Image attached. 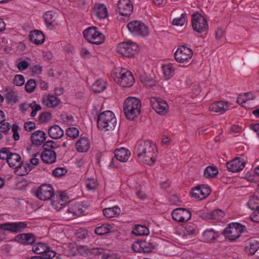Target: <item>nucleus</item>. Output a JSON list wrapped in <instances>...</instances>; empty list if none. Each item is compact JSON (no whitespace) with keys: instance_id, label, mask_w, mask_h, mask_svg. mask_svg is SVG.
<instances>
[{"instance_id":"nucleus-1","label":"nucleus","mask_w":259,"mask_h":259,"mask_svg":"<svg viewBox=\"0 0 259 259\" xmlns=\"http://www.w3.org/2000/svg\"><path fill=\"white\" fill-rule=\"evenodd\" d=\"M157 151L156 145L151 141L141 142L137 149V155L143 163L152 165L156 161Z\"/></svg>"},{"instance_id":"nucleus-2","label":"nucleus","mask_w":259,"mask_h":259,"mask_svg":"<svg viewBox=\"0 0 259 259\" xmlns=\"http://www.w3.org/2000/svg\"><path fill=\"white\" fill-rule=\"evenodd\" d=\"M123 108L126 117L129 120H133L140 114L141 102L137 98L128 97L124 101Z\"/></svg>"},{"instance_id":"nucleus-3","label":"nucleus","mask_w":259,"mask_h":259,"mask_svg":"<svg viewBox=\"0 0 259 259\" xmlns=\"http://www.w3.org/2000/svg\"><path fill=\"white\" fill-rule=\"evenodd\" d=\"M97 125L101 130H113L116 125V119L114 114L110 111H106L100 113L97 120Z\"/></svg>"},{"instance_id":"nucleus-4","label":"nucleus","mask_w":259,"mask_h":259,"mask_svg":"<svg viewBox=\"0 0 259 259\" xmlns=\"http://www.w3.org/2000/svg\"><path fill=\"white\" fill-rule=\"evenodd\" d=\"M112 76L114 80L123 87H130L135 82L134 76L128 71L116 70L112 73Z\"/></svg>"},{"instance_id":"nucleus-5","label":"nucleus","mask_w":259,"mask_h":259,"mask_svg":"<svg viewBox=\"0 0 259 259\" xmlns=\"http://www.w3.org/2000/svg\"><path fill=\"white\" fill-rule=\"evenodd\" d=\"M193 55L191 49L188 47L187 45L180 46L174 54L175 59L180 63L187 65L190 64V62Z\"/></svg>"},{"instance_id":"nucleus-6","label":"nucleus","mask_w":259,"mask_h":259,"mask_svg":"<svg viewBox=\"0 0 259 259\" xmlns=\"http://www.w3.org/2000/svg\"><path fill=\"white\" fill-rule=\"evenodd\" d=\"M83 34L84 37L92 44L100 45L105 40L104 35L95 26L88 28L83 31Z\"/></svg>"},{"instance_id":"nucleus-7","label":"nucleus","mask_w":259,"mask_h":259,"mask_svg":"<svg viewBox=\"0 0 259 259\" xmlns=\"http://www.w3.org/2000/svg\"><path fill=\"white\" fill-rule=\"evenodd\" d=\"M246 231L244 226L238 223H232L224 231L223 234L226 238L230 240H235L240 236L241 233Z\"/></svg>"},{"instance_id":"nucleus-8","label":"nucleus","mask_w":259,"mask_h":259,"mask_svg":"<svg viewBox=\"0 0 259 259\" xmlns=\"http://www.w3.org/2000/svg\"><path fill=\"white\" fill-rule=\"evenodd\" d=\"M32 250L36 254H41L39 256L43 259H51L54 257L56 253L53 250H51L50 247L45 243L37 242L32 245Z\"/></svg>"},{"instance_id":"nucleus-9","label":"nucleus","mask_w":259,"mask_h":259,"mask_svg":"<svg viewBox=\"0 0 259 259\" xmlns=\"http://www.w3.org/2000/svg\"><path fill=\"white\" fill-rule=\"evenodd\" d=\"M139 50L137 44L130 42H123L119 44L117 48V52L125 57H132Z\"/></svg>"},{"instance_id":"nucleus-10","label":"nucleus","mask_w":259,"mask_h":259,"mask_svg":"<svg viewBox=\"0 0 259 259\" xmlns=\"http://www.w3.org/2000/svg\"><path fill=\"white\" fill-rule=\"evenodd\" d=\"M191 21L193 29L198 33H202L208 28L205 18L198 13L192 15Z\"/></svg>"},{"instance_id":"nucleus-11","label":"nucleus","mask_w":259,"mask_h":259,"mask_svg":"<svg viewBox=\"0 0 259 259\" xmlns=\"http://www.w3.org/2000/svg\"><path fill=\"white\" fill-rule=\"evenodd\" d=\"M129 31L135 35L146 36L149 34V29L143 23L139 21L130 22L127 26Z\"/></svg>"},{"instance_id":"nucleus-12","label":"nucleus","mask_w":259,"mask_h":259,"mask_svg":"<svg viewBox=\"0 0 259 259\" xmlns=\"http://www.w3.org/2000/svg\"><path fill=\"white\" fill-rule=\"evenodd\" d=\"M150 104L152 108L159 114L165 115L168 110L167 103L162 99L158 97H151Z\"/></svg>"},{"instance_id":"nucleus-13","label":"nucleus","mask_w":259,"mask_h":259,"mask_svg":"<svg viewBox=\"0 0 259 259\" xmlns=\"http://www.w3.org/2000/svg\"><path fill=\"white\" fill-rule=\"evenodd\" d=\"M54 195V189L49 184L41 185L35 193V196L40 200L44 201L50 199Z\"/></svg>"},{"instance_id":"nucleus-14","label":"nucleus","mask_w":259,"mask_h":259,"mask_svg":"<svg viewBox=\"0 0 259 259\" xmlns=\"http://www.w3.org/2000/svg\"><path fill=\"white\" fill-rule=\"evenodd\" d=\"M210 192L211 190L209 187L204 185H200L192 188L191 195L195 199L203 200L208 197Z\"/></svg>"},{"instance_id":"nucleus-15","label":"nucleus","mask_w":259,"mask_h":259,"mask_svg":"<svg viewBox=\"0 0 259 259\" xmlns=\"http://www.w3.org/2000/svg\"><path fill=\"white\" fill-rule=\"evenodd\" d=\"M153 244L145 240L135 242L132 245V248L136 252L149 253L154 248Z\"/></svg>"},{"instance_id":"nucleus-16","label":"nucleus","mask_w":259,"mask_h":259,"mask_svg":"<svg viewBox=\"0 0 259 259\" xmlns=\"http://www.w3.org/2000/svg\"><path fill=\"white\" fill-rule=\"evenodd\" d=\"M117 12L121 15L128 16L133 12V5L130 0H119Z\"/></svg>"},{"instance_id":"nucleus-17","label":"nucleus","mask_w":259,"mask_h":259,"mask_svg":"<svg viewBox=\"0 0 259 259\" xmlns=\"http://www.w3.org/2000/svg\"><path fill=\"white\" fill-rule=\"evenodd\" d=\"M245 165V162L243 160H241L239 157L227 162L226 166L229 171L233 172H237L242 170Z\"/></svg>"},{"instance_id":"nucleus-18","label":"nucleus","mask_w":259,"mask_h":259,"mask_svg":"<svg viewBox=\"0 0 259 259\" xmlns=\"http://www.w3.org/2000/svg\"><path fill=\"white\" fill-rule=\"evenodd\" d=\"M229 109L228 102L224 101H218L213 103L209 107L210 111L222 114Z\"/></svg>"},{"instance_id":"nucleus-19","label":"nucleus","mask_w":259,"mask_h":259,"mask_svg":"<svg viewBox=\"0 0 259 259\" xmlns=\"http://www.w3.org/2000/svg\"><path fill=\"white\" fill-rule=\"evenodd\" d=\"M26 227V224L25 223L19 222L1 224L0 228L5 230L10 231L13 232H21Z\"/></svg>"},{"instance_id":"nucleus-20","label":"nucleus","mask_w":259,"mask_h":259,"mask_svg":"<svg viewBox=\"0 0 259 259\" xmlns=\"http://www.w3.org/2000/svg\"><path fill=\"white\" fill-rule=\"evenodd\" d=\"M224 215V211H201L199 217L205 221L210 220H219L223 218Z\"/></svg>"},{"instance_id":"nucleus-21","label":"nucleus","mask_w":259,"mask_h":259,"mask_svg":"<svg viewBox=\"0 0 259 259\" xmlns=\"http://www.w3.org/2000/svg\"><path fill=\"white\" fill-rule=\"evenodd\" d=\"M30 139L33 145L40 146L46 141V134L44 131L38 130L34 132L31 135Z\"/></svg>"},{"instance_id":"nucleus-22","label":"nucleus","mask_w":259,"mask_h":259,"mask_svg":"<svg viewBox=\"0 0 259 259\" xmlns=\"http://www.w3.org/2000/svg\"><path fill=\"white\" fill-rule=\"evenodd\" d=\"M191 211H172L171 215L174 221L184 222L189 220L191 217Z\"/></svg>"},{"instance_id":"nucleus-23","label":"nucleus","mask_w":259,"mask_h":259,"mask_svg":"<svg viewBox=\"0 0 259 259\" xmlns=\"http://www.w3.org/2000/svg\"><path fill=\"white\" fill-rule=\"evenodd\" d=\"M59 102V99L53 95H45L42 98V104L49 108H53L57 106L58 105Z\"/></svg>"},{"instance_id":"nucleus-24","label":"nucleus","mask_w":259,"mask_h":259,"mask_svg":"<svg viewBox=\"0 0 259 259\" xmlns=\"http://www.w3.org/2000/svg\"><path fill=\"white\" fill-rule=\"evenodd\" d=\"M94 14L99 18L105 19L108 16V10L104 4H96L94 7Z\"/></svg>"},{"instance_id":"nucleus-25","label":"nucleus","mask_w":259,"mask_h":259,"mask_svg":"<svg viewBox=\"0 0 259 259\" xmlns=\"http://www.w3.org/2000/svg\"><path fill=\"white\" fill-rule=\"evenodd\" d=\"M42 160L47 163H52L56 159V154L54 151L51 149H45L41 154Z\"/></svg>"},{"instance_id":"nucleus-26","label":"nucleus","mask_w":259,"mask_h":259,"mask_svg":"<svg viewBox=\"0 0 259 259\" xmlns=\"http://www.w3.org/2000/svg\"><path fill=\"white\" fill-rule=\"evenodd\" d=\"M115 157L121 162H126L129 158L131 153L125 148H121L115 150Z\"/></svg>"},{"instance_id":"nucleus-27","label":"nucleus","mask_w":259,"mask_h":259,"mask_svg":"<svg viewBox=\"0 0 259 259\" xmlns=\"http://www.w3.org/2000/svg\"><path fill=\"white\" fill-rule=\"evenodd\" d=\"M48 134L52 139H58L64 135V132L59 125H54L49 128Z\"/></svg>"},{"instance_id":"nucleus-28","label":"nucleus","mask_w":259,"mask_h":259,"mask_svg":"<svg viewBox=\"0 0 259 259\" xmlns=\"http://www.w3.org/2000/svg\"><path fill=\"white\" fill-rule=\"evenodd\" d=\"M90 146V142L87 138H80L76 143V150L79 152L88 151Z\"/></svg>"},{"instance_id":"nucleus-29","label":"nucleus","mask_w":259,"mask_h":259,"mask_svg":"<svg viewBox=\"0 0 259 259\" xmlns=\"http://www.w3.org/2000/svg\"><path fill=\"white\" fill-rule=\"evenodd\" d=\"M10 167L17 169V168L22 164L20 156L16 153H12L7 160Z\"/></svg>"},{"instance_id":"nucleus-30","label":"nucleus","mask_w":259,"mask_h":259,"mask_svg":"<svg viewBox=\"0 0 259 259\" xmlns=\"http://www.w3.org/2000/svg\"><path fill=\"white\" fill-rule=\"evenodd\" d=\"M29 37L31 41L36 45L42 44L45 39L44 34L39 30L31 31Z\"/></svg>"},{"instance_id":"nucleus-31","label":"nucleus","mask_w":259,"mask_h":259,"mask_svg":"<svg viewBox=\"0 0 259 259\" xmlns=\"http://www.w3.org/2000/svg\"><path fill=\"white\" fill-rule=\"evenodd\" d=\"M59 197L60 200L59 201H53L51 202V205L53 208L58 210L62 209L63 206L68 201V197L65 195L61 194Z\"/></svg>"},{"instance_id":"nucleus-32","label":"nucleus","mask_w":259,"mask_h":259,"mask_svg":"<svg viewBox=\"0 0 259 259\" xmlns=\"http://www.w3.org/2000/svg\"><path fill=\"white\" fill-rule=\"evenodd\" d=\"M20 240L21 242L25 244H33L35 238V236L31 233L22 234L17 236Z\"/></svg>"},{"instance_id":"nucleus-33","label":"nucleus","mask_w":259,"mask_h":259,"mask_svg":"<svg viewBox=\"0 0 259 259\" xmlns=\"http://www.w3.org/2000/svg\"><path fill=\"white\" fill-rule=\"evenodd\" d=\"M254 98V96L252 93H246L239 95L237 98V102L244 107V104L248 101L253 100Z\"/></svg>"},{"instance_id":"nucleus-34","label":"nucleus","mask_w":259,"mask_h":259,"mask_svg":"<svg viewBox=\"0 0 259 259\" xmlns=\"http://www.w3.org/2000/svg\"><path fill=\"white\" fill-rule=\"evenodd\" d=\"M132 233L137 236L148 235L149 230L144 226L137 225L132 230Z\"/></svg>"},{"instance_id":"nucleus-35","label":"nucleus","mask_w":259,"mask_h":259,"mask_svg":"<svg viewBox=\"0 0 259 259\" xmlns=\"http://www.w3.org/2000/svg\"><path fill=\"white\" fill-rule=\"evenodd\" d=\"M203 236L206 241L209 242L215 240L219 236V234L212 229H208L204 232Z\"/></svg>"},{"instance_id":"nucleus-36","label":"nucleus","mask_w":259,"mask_h":259,"mask_svg":"<svg viewBox=\"0 0 259 259\" xmlns=\"http://www.w3.org/2000/svg\"><path fill=\"white\" fill-rule=\"evenodd\" d=\"M32 169V167L29 163H25L24 165L20 164V166L15 170V172L18 176H24L27 174Z\"/></svg>"},{"instance_id":"nucleus-37","label":"nucleus","mask_w":259,"mask_h":259,"mask_svg":"<svg viewBox=\"0 0 259 259\" xmlns=\"http://www.w3.org/2000/svg\"><path fill=\"white\" fill-rule=\"evenodd\" d=\"M106 89L105 82L103 79L97 80L93 85L92 89L95 93H101Z\"/></svg>"},{"instance_id":"nucleus-38","label":"nucleus","mask_w":259,"mask_h":259,"mask_svg":"<svg viewBox=\"0 0 259 259\" xmlns=\"http://www.w3.org/2000/svg\"><path fill=\"white\" fill-rule=\"evenodd\" d=\"M218 174V170L215 167L208 166L204 171V177L206 179L215 177Z\"/></svg>"},{"instance_id":"nucleus-39","label":"nucleus","mask_w":259,"mask_h":259,"mask_svg":"<svg viewBox=\"0 0 259 259\" xmlns=\"http://www.w3.org/2000/svg\"><path fill=\"white\" fill-rule=\"evenodd\" d=\"M249 208L252 210H258L259 198L257 196H252L250 198L248 203Z\"/></svg>"},{"instance_id":"nucleus-40","label":"nucleus","mask_w":259,"mask_h":259,"mask_svg":"<svg viewBox=\"0 0 259 259\" xmlns=\"http://www.w3.org/2000/svg\"><path fill=\"white\" fill-rule=\"evenodd\" d=\"M249 252L251 254H254L259 248V243L254 239H250L248 240Z\"/></svg>"},{"instance_id":"nucleus-41","label":"nucleus","mask_w":259,"mask_h":259,"mask_svg":"<svg viewBox=\"0 0 259 259\" xmlns=\"http://www.w3.org/2000/svg\"><path fill=\"white\" fill-rule=\"evenodd\" d=\"M163 74L167 79L170 78L174 74L175 70L171 64L162 66Z\"/></svg>"},{"instance_id":"nucleus-42","label":"nucleus","mask_w":259,"mask_h":259,"mask_svg":"<svg viewBox=\"0 0 259 259\" xmlns=\"http://www.w3.org/2000/svg\"><path fill=\"white\" fill-rule=\"evenodd\" d=\"M187 21L186 14L183 13L179 18H175L172 21V24L176 26H182Z\"/></svg>"},{"instance_id":"nucleus-43","label":"nucleus","mask_w":259,"mask_h":259,"mask_svg":"<svg viewBox=\"0 0 259 259\" xmlns=\"http://www.w3.org/2000/svg\"><path fill=\"white\" fill-rule=\"evenodd\" d=\"M46 24L48 26L53 25L55 22L54 16L52 11H48L44 16Z\"/></svg>"},{"instance_id":"nucleus-44","label":"nucleus","mask_w":259,"mask_h":259,"mask_svg":"<svg viewBox=\"0 0 259 259\" xmlns=\"http://www.w3.org/2000/svg\"><path fill=\"white\" fill-rule=\"evenodd\" d=\"M141 81L148 87H152L155 84L154 80L146 75H142L140 76Z\"/></svg>"},{"instance_id":"nucleus-45","label":"nucleus","mask_w":259,"mask_h":259,"mask_svg":"<svg viewBox=\"0 0 259 259\" xmlns=\"http://www.w3.org/2000/svg\"><path fill=\"white\" fill-rule=\"evenodd\" d=\"M36 88V82L34 79H30L28 80L25 85V91L27 93L33 92Z\"/></svg>"},{"instance_id":"nucleus-46","label":"nucleus","mask_w":259,"mask_h":259,"mask_svg":"<svg viewBox=\"0 0 259 259\" xmlns=\"http://www.w3.org/2000/svg\"><path fill=\"white\" fill-rule=\"evenodd\" d=\"M85 185L88 190H94L97 187L98 183L94 179H88L85 181Z\"/></svg>"},{"instance_id":"nucleus-47","label":"nucleus","mask_w":259,"mask_h":259,"mask_svg":"<svg viewBox=\"0 0 259 259\" xmlns=\"http://www.w3.org/2000/svg\"><path fill=\"white\" fill-rule=\"evenodd\" d=\"M12 153L8 148H3L0 150V159L7 161Z\"/></svg>"},{"instance_id":"nucleus-48","label":"nucleus","mask_w":259,"mask_h":259,"mask_svg":"<svg viewBox=\"0 0 259 259\" xmlns=\"http://www.w3.org/2000/svg\"><path fill=\"white\" fill-rule=\"evenodd\" d=\"M109 232V229L106 225L97 227L95 230V233L100 236L107 234Z\"/></svg>"},{"instance_id":"nucleus-49","label":"nucleus","mask_w":259,"mask_h":259,"mask_svg":"<svg viewBox=\"0 0 259 259\" xmlns=\"http://www.w3.org/2000/svg\"><path fill=\"white\" fill-rule=\"evenodd\" d=\"M25 82L24 77L22 75L18 74L15 76L13 79V83L17 86L22 85Z\"/></svg>"},{"instance_id":"nucleus-50","label":"nucleus","mask_w":259,"mask_h":259,"mask_svg":"<svg viewBox=\"0 0 259 259\" xmlns=\"http://www.w3.org/2000/svg\"><path fill=\"white\" fill-rule=\"evenodd\" d=\"M79 134V131L76 127H70L67 130V135L72 138H76Z\"/></svg>"},{"instance_id":"nucleus-51","label":"nucleus","mask_w":259,"mask_h":259,"mask_svg":"<svg viewBox=\"0 0 259 259\" xmlns=\"http://www.w3.org/2000/svg\"><path fill=\"white\" fill-rule=\"evenodd\" d=\"M66 172V170L64 168H57L53 171V174L55 177H61Z\"/></svg>"},{"instance_id":"nucleus-52","label":"nucleus","mask_w":259,"mask_h":259,"mask_svg":"<svg viewBox=\"0 0 259 259\" xmlns=\"http://www.w3.org/2000/svg\"><path fill=\"white\" fill-rule=\"evenodd\" d=\"M35 128V124L34 122L29 121L25 123L24 128L28 132H31Z\"/></svg>"},{"instance_id":"nucleus-53","label":"nucleus","mask_w":259,"mask_h":259,"mask_svg":"<svg viewBox=\"0 0 259 259\" xmlns=\"http://www.w3.org/2000/svg\"><path fill=\"white\" fill-rule=\"evenodd\" d=\"M104 215L107 218H112L119 215L118 211H103Z\"/></svg>"},{"instance_id":"nucleus-54","label":"nucleus","mask_w":259,"mask_h":259,"mask_svg":"<svg viewBox=\"0 0 259 259\" xmlns=\"http://www.w3.org/2000/svg\"><path fill=\"white\" fill-rule=\"evenodd\" d=\"M17 66L19 70L22 71L27 69L28 67L29 64L27 62L23 61L17 64Z\"/></svg>"},{"instance_id":"nucleus-55","label":"nucleus","mask_w":259,"mask_h":259,"mask_svg":"<svg viewBox=\"0 0 259 259\" xmlns=\"http://www.w3.org/2000/svg\"><path fill=\"white\" fill-rule=\"evenodd\" d=\"M50 118V116L49 114L46 113H41L39 115V120L40 122L45 123L47 122L49 118Z\"/></svg>"},{"instance_id":"nucleus-56","label":"nucleus","mask_w":259,"mask_h":259,"mask_svg":"<svg viewBox=\"0 0 259 259\" xmlns=\"http://www.w3.org/2000/svg\"><path fill=\"white\" fill-rule=\"evenodd\" d=\"M31 70L33 73L39 74L42 72V67L39 65H36L32 66L31 68Z\"/></svg>"},{"instance_id":"nucleus-57","label":"nucleus","mask_w":259,"mask_h":259,"mask_svg":"<svg viewBox=\"0 0 259 259\" xmlns=\"http://www.w3.org/2000/svg\"><path fill=\"white\" fill-rule=\"evenodd\" d=\"M250 218L253 222L259 223V211H253L250 215Z\"/></svg>"},{"instance_id":"nucleus-58","label":"nucleus","mask_w":259,"mask_h":259,"mask_svg":"<svg viewBox=\"0 0 259 259\" xmlns=\"http://www.w3.org/2000/svg\"><path fill=\"white\" fill-rule=\"evenodd\" d=\"M160 185L161 186V188L163 189H166L169 188L170 186V182L168 179L166 180L161 181L160 183Z\"/></svg>"},{"instance_id":"nucleus-59","label":"nucleus","mask_w":259,"mask_h":259,"mask_svg":"<svg viewBox=\"0 0 259 259\" xmlns=\"http://www.w3.org/2000/svg\"><path fill=\"white\" fill-rule=\"evenodd\" d=\"M224 31L222 28H217V29L215 31V37L217 39L221 38L224 36Z\"/></svg>"},{"instance_id":"nucleus-60","label":"nucleus","mask_w":259,"mask_h":259,"mask_svg":"<svg viewBox=\"0 0 259 259\" xmlns=\"http://www.w3.org/2000/svg\"><path fill=\"white\" fill-rule=\"evenodd\" d=\"M0 129L2 132H7L10 130L9 123L8 122L3 123L0 127Z\"/></svg>"},{"instance_id":"nucleus-61","label":"nucleus","mask_w":259,"mask_h":259,"mask_svg":"<svg viewBox=\"0 0 259 259\" xmlns=\"http://www.w3.org/2000/svg\"><path fill=\"white\" fill-rule=\"evenodd\" d=\"M43 56L46 60H52L53 58L52 53L50 52H44Z\"/></svg>"},{"instance_id":"nucleus-62","label":"nucleus","mask_w":259,"mask_h":259,"mask_svg":"<svg viewBox=\"0 0 259 259\" xmlns=\"http://www.w3.org/2000/svg\"><path fill=\"white\" fill-rule=\"evenodd\" d=\"M80 54L83 57H88L90 55V52L88 48L83 47L81 49Z\"/></svg>"},{"instance_id":"nucleus-63","label":"nucleus","mask_w":259,"mask_h":259,"mask_svg":"<svg viewBox=\"0 0 259 259\" xmlns=\"http://www.w3.org/2000/svg\"><path fill=\"white\" fill-rule=\"evenodd\" d=\"M55 142L53 141H48L44 144L43 147H44L45 149H47V147L54 148L55 147Z\"/></svg>"},{"instance_id":"nucleus-64","label":"nucleus","mask_w":259,"mask_h":259,"mask_svg":"<svg viewBox=\"0 0 259 259\" xmlns=\"http://www.w3.org/2000/svg\"><path fill=\"white\" fill-rule=\"evenodd\" d=\"M83 229H80L75 233V236L76 238L79 239H83L85 238V236L83 235Z\"/></svg>"}]
</instances>
